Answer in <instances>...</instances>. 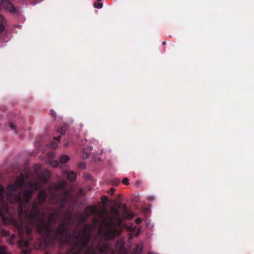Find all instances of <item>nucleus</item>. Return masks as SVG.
I'll use <instances>...</instances> for the list:
<instances>
[{
    "mask_svg": "<svg viewBox=\"0 0 254 254\" xmlns=\"http://www.w3.org/2000/svg\"><path fill=\"white\" fill-rule=\"evenodd\" d=\"M45 181L46 179L41 178L34 182H29L25 185L26 182L23 175L18 177L15 184H9L4 189L2 186H0V216H3L8 212V204L7 201L10 203L18 202L20 203L19 207V211L24 203H27L31 197L33 189L40 188L41 181Z\"/></svg>",
    "mask_w": 254,
    "mask_h": 254,
    "instance_id": "f257e3e1",
    "label": "nucleus"
},
{
    "mask_svg": "<svg viewBox=\"0 0 254 254\" xmlns=\"http://www.w3.org/2000/svg\"><path fill=\"white\" fill-rule=\"evenodd\" d=\"M110 246L108 242L90 241L89 234L82 231L75 239L71 247L72 254H77L78 252H84V254H99L110 252Z\"/></svg>",
    "mask_w": 254,
    "mask_h": 254,
    "instance_id": "f03ea898",
    "label": "nucleus"
},
{
    "mask_svg": "<svg viewBox=\"0 0 254 254\" xmlns=\"http://www.w3.org/2000/svg\"><path fill=\"white\" fill-rule=\"evenodd\" d=\"M97 223L100 222L99 234L101 237L110 239L119 234L122 230V219L119 217L117 210L112 211L111 217H104L103 214H99V220H96Z\"/></svg>",
    "mask_w": 254,
    "mask_h": 254,
    "instance_id": "7ed1b4c3",
    "label": "nucleus"
},
{
    "mask_svg": "<svg viewBox=\"0 0 254 254\" xmlns=\"http://www.w3.org/2000/svg\"><path fill=\"white\" fill-rule=\"evenodd\" d=\"M31 221V225L36 227L42 235L53 237L54 235L55 238L58 237V234L53 230L51 223L49 221L46 222L43 216L38 215L36 217L35 215H32Z\"/></svg>",
    "mask_w": 254,
    "mask_h": 254,
    "instance_id": "20e7f679",
    "label": "nucleus"
},
{
    "mask_svg": "<svg viewBox=\"0 0 254 254\" xmlns=\"http://www.w3.org/2000/svg\"><path fill=\"white\" fill-rule=\"evenodd\" d=\"M115 248L117 250L121 252H127L128 249V247L126 244L124 239L121 237H120L118 239L115 244Z\"/></svg>",
    "mask_w": 254,
    "mask_h": 254,
    "instance_id": "39448f33",
    "label": "nucleus"
},
{
    "mask_svg": "<svg viewBox=\"0 0 254 254\" xmlns=\"http://www.w3.org/2000/svg\"><path fill=\"white\" fill-rule=\"evenodd\" d=\"M0 5L1 7H3L11 12L15 11L13 5L7 0H0Z\"/></svg>",
    "mask_w": 254,
    "mask_h": 254,
    "instance_id": "423d86ee",
    "label": "nucleus"
},
{
    "mask_svg": "<svg viewBox=\"0 0 254 254\" xmlns=\"http://www.w3.org/2000/svg\"><path fill=\"white\" fill-rule=\"evenodd\" d=\"M127 229L131 232L130 234V238H132L133 237H136L139 235V233L140 231V229H137V232H135V229L132 224L129 223L126 226Z\"/></svg>",
    "mask_w": 254,
    "mask_h": 254,
    "instance_id": "0eeeda50",
    "label": "nucleus"
},
{
    "mask_svg": "<svg viewBox=\"0 0 254 254\" xmlns=\"http://www.w3.org/2000/svg\"><path fill=\"white\" fill-rule=\"evenodd\" d=\"M92 150V148L91 146H87L86 148H83L82 150L78 151V153L83 159H86L90 154Z\"/></svg>",
    "mask_w": 254,
    "mask_h": 254,
    "instance_id": "6e6552de",
    "label": "nucleus"
},
{
    "mask_svg": "<svg viewBox=\"0 0 254 254\" xmlns=\"http://www.w3.org/2000/svg\"><path fill=\"white\" fill-rule=\"evenodd\" d=\"M55 157V155L52 153H49L47 155L48 159L46 160L47 163H48L50 165L53 167H55L57 166L58 163L56 161L53 160Z\"/></svg>",
    "mask_w": 254,
    "mask_h": 254,
    "instance_id": "1a4fd4ad",
    "label": "nucleus"
},
{
    "mask_svg": "<svg viewBox=\"0 0 254 254\" xmlns=\"http://www.w3.org/2000/svg\"><path fill=\"white\" fill-rule=\"evenodd\" d=\"M70 159V158L68 155L64 154L60 157L59 159V162L61 164H64L67 162Z\"/></svg>",
    "mask_w": 254,
    "mask_h": 254,
    "instance_id": "9d476101",
    "label": "nucleus"
},
{
    "mask_svg": "<svg viewBox=\"0 0 254 254\" xmlns=\"http://www.w3.org/2000/svg\"><path fill=\"white\" fill-rule=\"evenodd\" d=\"M67 175L68 179L71 181H74L76 178V174L72 171H69Z\"/></svg>",
    "mask_w": 254,
    "mask_h": 254,
    "instance_id": "9b49d317",
    "label": "nucleus"
},
{
    "mask_svg": "<svg viewBox=\"0 0 254 254\" xmlns=\"http://www.w3.org/2000/svg\"><path fill=\"white\" fill-rule=\"evenodd\" d=\"M46 198V193L44 191H41L39 194L38 199L40 202H43Z\"/></svg>",
    "mask_w": 254,
    "mask_h": 254,
    "instance_id": "f8f14e48",
    "label": "nucleus"
},
{
    "mask_svg": "<svg viewBox=\"0 0 254 254\" xmlns=\"http://www.w3.org/2000/svg\"><path fill=\"white\" fill-rule=\"evenodd\" d=\"M143 246L142 245L139 244L136 246L134 252L133 254H139L143 252L142 251Z\"/></svg>",
    "mask_w": 254,
    "mask_h": 254,
    "instance_id": "ddd939ff",
    "label": "nucleus"
},
{
    "mask_svg": "<svg viewBox=\"0 0 254 254\" xmlns=\"http://www.w3.org/2000/svg\"><path fill=\"white\" fill-rule=\"evenodd\" d=\"M122 217L125 218L132 219L134 217V215L130 212H124L122 214Z\"/></svg>",
    "mask_w": 254,
    "mask_h": 254,
    "instance_id": "4468645a",
    "label": "nucleus"
},
{
    "mask_svg": "<svg viewBox=\"0 0 254 254\" xmlns=\"http://www.w3.org/2000/svg\"><path fill=\"white\" fill-rule=\"evenodd\" d=\"M5 22L4 18L0 14V31H2L4 29V23Z\"/></svg>",
    "mask_w": 254,
    "mask_h": 254,
    "instance_id": "2eb2a0df",
    "label": "nucleus"
},
{
    "mask_svg": "<svg viewBox=\"0 0 254 254\" xmlns=\"http://www.w3.org/2000/svg\"><path fill=\"white\" fill-rule=\"evenodd\" d=\"M7 253L6 247L0 245V254H7Z\"/></svg>",
    "mask_w": 254,
    "mask_h": 254,
    "instance_id": "dca6fc26",
    "label": "nucleus"
},
{
    "mask_svg": "<svg viewBox=\"0 0 254 254\" xmlns=\"http://www.w3.org/2000/svg\"><path fill=\"white\" fill-rule=\"evenodd\" d=\"M88 209L92 214H96L98 213L97 208L95 206L89 207Z\"/></svg>",
    "mask_w": 254,
    "mask_h": 254,
    "instance_id": "f3484780",
    "label": "nucleus"
},
{
    "mask_svg": "<svg viewBox=\"0 0 254 254\" xmlns=\"http://www.w3.org/2000/svg\"><path fill=\"white\" fill-rule=\"evenodd\" d=\"M94 7L97 9H101L103 7V4L101 3H95Z\"/></svg>",
    "mask_w": 254,
    "mask_h": 254,
    "instance_id": "a211bd4d",
    "label": "nucleus"
},
{
    "mask_svg": "<svg viewBox=\"0 0 254 254\" xmlns=\"http://www.w3.org/2000/svg\"><path fill=\"white\" fill-rule=\"evenodd\" d=\"M123 183L125 185H127L129 184V180L127 178H125L123 180Z\"/></svg>",
    "mask_w": 254,
    "mask_h": 254,
    "instance_id": "6ab92c4d",
    "label": "nucleus"
},
{
    "mask_svg": "<svg viewBox=\"0 0 254 254\" xmlns=\"http://www.w3.org/2000/svg\"><path fill=\"white\" fill-rule=\"evenodd\" d=\"M147 226L149 228H152L153 227V224L151 223V222H146Z\"/></svg>",
    "mask_w": 254,
    "mask_h": 254,
    "instance_id": "aec40b11",
    "label": "nucleus"
},
{
    "mask_svg": "<svg viewBox=\"0 0 254 254\" xmlns=\"http://www.w3.org/2000/svg\"><path fill=\"white\" fill-rule=\"evenodd\" d=\"M51 146L53 148H56L57 147L58 145L57 143L53 142L51 144Z\"/></svg>",
    "mask_w": 254,
    "mask_h": 254,
    "instance_id": "412c9836",
    "label": "nucleus"
},
{
    "mask_svg": "<svg viewBox=\"0 0 254 254\" xmlns=\"http://www.w3.org/2000/svg\"><path fill=\"white\" fill-rule=\"evenodd\" d=\"M10 127L12 129H15L16 128V126L14 124H11Z\"/></svg>",
    "mask_w": 254,
    "mask_h": 254,
    "instance_id": "4be33fe9",
    "label": "nucleus"
},
{
    "mask_svg": "<svg viewBox=\"0 0 254 254\" xmlns=\"http://www.w3.org/2000/svg\"><path fill=\"white\" fill-rule=\"evenodd\" d=\"M114 191H115V190L114 188H112L109 190V193H110L111 194H113L114 193Z\"/></svg>",
    "mask_w": 254,
    "mask_h": 254,
    "instance_id": "5701e85b",
    "label": "nucleus"
},
{
    "mask_svg": "<svg viewBox=\"0 0 254 254\" xmlns=\"http://www.w3.org/2000/svg\"><path fill=\"white\" fill-rule=\"evenodd\" d=\"M141 221V219L140 218H138L136 219V222L137 223H139Z\"/></svg>",
    "mask_w": 254,
    "mask_h": 254,
    "instance_id": "b1692460",
    "label": "nucleus"
},
{
    "mask_svg": "<svg viewBox=\"0 0 254 254\" xmlns=\"http://www.w3.org/2000/svg\"><path fill=\"white\" fill-rule=\"evenodd\" d=\"M65 185V182H63L61 185H60V187H64Z\"/></svg>",
    "mask_w": 254,
    "mask_h": 254,
    "instance_id": "393cba45",
    "label": "nucleus"
},
{
    "mask_svg": "<svg viewBox=\"0 0 254 254\" xmlns=\"http://www.w3.org/2000/svg\"><path fill=\"white\" fill-rule=\"evenodd\" d=\"M51 114L53 116H55L56 113H55V112L53 110H51Z\"/></svg>",
    "mask_w": 254,
    "mask_h": 254,
    "instance_id": "a878e982",
    "label": "nucleus"
},
{
    "mask_svg": "<svg viewBox=\"0 0 254 254\" xmlns=\"http://www.w3.org/2000/svg\"><path fill=\"white\" fill-rule=\"evenodd\" d=\"M36 209V204H34L32 207V210L33 211H35Z\"/></svg>",
    "mask_w": 254,
    "mask_h": 254,
    "instance_id": "bb28decb",
    "label": "nucleus"
},
{
    "mask_svg": "<svg viewBox=\"0 0 254 254\" xmlns=\"http://www.w3.org/2000/svg\"><path fill=\"white\" fill-rule=\"evenodd\" d=\"M55 139L56 140L59 141L60 139V137L59 136H58V137H56Z\"/></svg>",
    "mask_w": 254,
    "mask_h": 254,
    "instance_id": "cd10ccee",
    "label": "nucleus"
},
{
    "mask_svg": "<svg viewBox=\"0 0 254 254\" xmlns=\"http://www.w3.org/2000/svg\"><path fill=\"white\" fill-rule=\"evenodd\" d=\"M162 44H163V45H165V44H166V42L163 41V42H162Z\"/></svg>",
    "mask_w": 254,
    "mask_h": 254,
    "instance_id": "c85d7f7f",
    "label": "nucleus"
},
{
    "mask_svg": "<svg viewBox=\"0 0 254 254\" xmlns=\"http://www.w3.org/2000/svg\"><path fill=\"white\" fill-rule=\"evenodd\" d=\"M105 198H106V197H105V196H103V197H102V199H105Z\"/></svg>",
    "mask_w": 254,
    "mask_h": 254,
    "instance_id": "c756f323",
    "label": "nucleus"
},
{
    "mask_svg": "<svg viewBox=\"0 0 254 254\" xmlns=\"http://www.w3.org/2000/svg\"><path fill=\"white\" fill-rule=\"evenodd\" d=\"M105 198H106V197H105V196H103V197H102V199H105Z\"/></svg>",
    "mask_w": 254,
    "mask_h": 254,
    "instance_id": "7c9ffc66",
    "label": "nucleus"
},
{
    "mask_svg": "<svg viewBox=\"0 0 254 254\" xmlns=\"http://www.w3.org/2000/svg\"><path fill=\"white\" fill-rule=\"evenodd\" d=\"M60 133H61V134H64V132H62V131H61V132H60Z\"/></svg>",
    "mask_w": 254,
    "mask_h": 254,
    "instance_id": "2f4dec72",
    "label": "nucleus"
},
{
    "mask_svg": "<svg viewBox=\"0 0 254 254\" xmlns=\"http://www.w3.org/2000/svg\"><path fill=\"white\" fill-rule=\"evenodd\" d=\"M102 0H97L98 1H101Z\"/></svg>",
    "mask_w": 254,
    "mask_h": 254,
    "instance_id": "473e14b6",
    "label": "nucleus"
}]
</instances>
